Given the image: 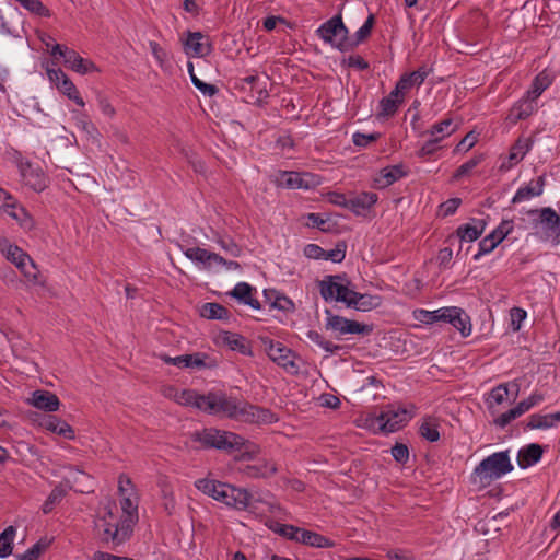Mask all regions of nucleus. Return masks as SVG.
<instances>
[{
    "label": "nucleus",
    "mask_w": 560,
    "mask_h": 560,
    "mask_svg": "<svg viewBox=\"0 0 560 560\" xmlns=\"http://www.w3.org/2000/svg\"><path fill=\"white\" fill-rule=\"evenodd\" d=\"M401 103L402 98L383 97L380 102L381 112L378 113V117L393 116Z\"/></svg>",
    "instance_id": "obj_47"
},
{
    "label": "nucleus",
    "mask_w": 560,
    "mask_h": 560,
    "mask_svg": "<svg viewBox=\"0 0 560 560\" xmlns=\"http://www.w3.org/2000/svg\"><path fill=\"white\" fill-rule=\"evenodd\" d=\"M412 415L406 408L389 407L387 410L381 412L377 418L380 429L384 432H395L405 425Z\"/></svg>",
    "instance_id": "obj_10"
},
{
    "label": "nucleus",
    "mask_w": 560,
    "mask_h": 560,
    "mask_svg": "<svg viewBox=\"0 0 560 560\" xmlns=\"http://www.w3.org/2000/svg\"><path fill=\"white\" fill-rule=\"evenodd\" d=\"M430 72L431 69L423 66L413 72L402 74L398 80L400 82L399 89L409 91L415 85H421Z\"/></svg>",
    "instance_id": "obj_31"
},
{
    "label": "nucleus",
    "mask_w": 560,
    "mask_h": 560,
    "mask_svg": "<svg viewBox=\"0 0 560 560\" xmlns=\"http://www.w3.org/2000/svg\"><path fill=\"white\" fill-rule=\"evenodd\" d=\"M306 337L310 341L317 345L328 353H336L341 349V346L335 345L331 341L326 340L318 331L308 330Z\"/></svg>",
    "instance_id": "obj_42"
},
{
    "label": "nucleus",
    "mask_w": 560,
    "mask_h": 560,
    "mask_svg": "<svg viewBox=\"0 0 560 560\" xmlns=\"http://www.w3.org/2000/svg\"><path fill=\"white\" fill-rule=\"evenodd\" d=\"M475 224H463L456 229V235L450 236L448 241L453 238H458L460 242H474L479 238V236L483 233L486 228V222L483 220H472Z\"/></svg>",
    "instance_id": "obj_20"
},
{
    "label": "nucleus",
    "mask_w": 560,
    "mask_h": 560,
    "mask_svg": "<svg viewBox=\"0 0 560 560\" xmlns=\"http://www.w3.org/2000/svg\"><path fill=\"white\" fill-rule=\"evenodd\" d=\"M223 341L225 345L229 346L231 350H237L242 354L249 353V348L246 345V339L238 334L224 332Z\"/></svg>",
    "instance_id": "obj_40"
},
{
    "label": "nucleus",
    "mask_w": 560,
    "mask_h": 560,
    "mask_svg": "<svg viewBox=\"0 0 560 560\" xmlns=\"http://www.w3.org/2000/svg\"><path fill=\"white\" fill-rule=\"evenodd\" d=\"M15 532L14 526H8L0 534V558H7L12 553Z\"/></svg>",
    "instance_id": "obj_39"
},
{
    "label": "nucleus",
    "mask_w": 560,
    "mask_h": 560,
    "mask_svg": "<svg viewBox=\"0 0 560 560\" xmlns=\"http://www.w3.org/2000/svg\"><path fill=\"white\" fill-rule=\"evenodd\" d=\"M544 454V447L537 443H530L518 451L517 465L526 469L537 464Z\"/></svg>",
    "instance_id": "obj_19"
},
{
    "label": "nucleus",
    "mask_w": 560,
    "mask_h": 560,
    "mask_svg": "<svg viewBox=\"0 0 560 560\" xmlns=\"http://www.w3.org/2000/svg\"><path fill=\"white\" fill-rule=\"evenodd\" d=\"M477 140H478V135L475 133L474 131H470L460 140V142L457 144L455 150L458 152L459 151L466 152L475 145Z\"/></svg>",
    "instance_id": "obj_63"
},
{
    "label": "nucleus",
    "mask_w": 560,
    "mask_h": 560,
    "mask_svg": "<svg viewBox=\"0 0 560 560\" xmlns=\"http://www.w3.org/2000/svg\"><path fill=\"white\" fill-rule=\"evenodd\" d=\"M177 401L184 406H191L202 411L205 395L192 389H184L177 396Z\"/></svg>",
    "instance_id": "obj_38"
},
{
    "label": "nucleus",
    "mask_w": 560,
    "mask_h": 560,
    "mask_svg": "<svg viewBox=\"0 0 560 560\" xmlns=\"http://www.w3.org/2000/svg\"><path fill=\"white\" fill-rule=\"evenodd\" d=\"M374 22V15L370 14L364 24L355 32L354 39H349L350 49L364 42L371 35Z\"/></svg>",
    "instance_id": "obj_41"
},
{
    "label": "nucleus",
    "mask_w": 560,
    "mask_h": 560,
    "mask_svg": "<svg viewBox=\"0 0 560 560\" xmlns=\"http://www.w3.org/2000/svg\"><path fill=\"white\" fill-rule=\"evenodd\" d=\"M482 160V156H475L469 161L462 164L454 173L453 178L459 179L460 177L467 175L472 168H475Z\"/></svg>",
    "instance_id": "obj_54"
},
{
    "label": "nucleus",
    "mask_w": 560,
    "mask_h": 560,
    "mask_svg": "<svg viewBox=\"0 0 560 560\" xmlns=\"http://www.w3.org/2000/svg\"><path fill=\"white\" fill-rule=\"evenodd\" d=\"M21 4L30 12L39 16H49V9L43 2H21Z\"/></svg>",
    "instance_id": "obj_61"
},
{
    "label": "nucleus",
    "mask_w": 560,
    "mask_h": 560,
    "mask_svg": "<svg viewBox=\"0 0 560 560\" xmlns=\"http://www.w3.org/2000/svg\"><path fill=\"white\" fill-rule=\"evenodd\" d=\"M442 138L435 137L433 139L428 140L421 149L418 151L419 156L431 155L436 152L438 143Z\"/></svg>",
    "instance_id": "obj_64"
},
{
    "label": "nucleus",
    "mask_w": 560,
    "mask_h": 560,
    "mask_svg": "<svg viewBox=\"0 0 560 560\" xmlns=\"http://www.w3.org/2000/svg\"><path fill=\"white\" fill-rule=\"evenodd\" d=\"M261 342L268 357L273 362L291 374L299 373L300 366L295 362L296 354L291 349L283 346L281 342H275L268 337L261 338Z\"/></svg>",
    "instance_id": "obj_6"
},
{
    "label": "nucleus",
    "mask_w": 560,
    "mask_h": 560,
    "mask_svg": "<svg viewBox=\"0 0 560 560\" xmlns=\"http://www.w3.org/2000/svg\"><path fill=\"white\" fill-rule=\"evenodd\" d=\"M243 471L250 478H268L277 472V465L273 462L265 460L255 465H247Z\"/></svg>",
    "instance_id": "obj_30"
},
{
    "label": "nucleus",
    "mask_w": 560,
    "mask_h": 560,
    "mask_svg": "<svg viewBox=\"0 0 560 560\" xmlns=\"http://www.w3.org/2000/svg\"><path fill=\"white\" fill-rule=\"evenodd\" d=\"M528 215H538L532 221V226L535 230L542 232L541 240L548 241L555 237L556 211L550 207L541 209H533L527 212Z\"/></svg>",
    "instance_id": "obj_11"
},
{
    "label": "nucleus",
    "mask_w": 560,
    "mask_h": 560,
    "mask_svg": "<svg viewBox=\"0 0 560 560\" xmlns=\"http://www.w3.org/2000/svg\"><path fill=\"white\" fill-rule=\"evenodd\" d=\"M456 313H451V316L447 317V322L453 325L464 337H467L471 332V324L469 316L465 313L464 310L452 306Z\"/></svg>",
    "instance_id": "obj_29"
},
{
    "label": "nucleus",
    "mask_w": 560,
    "mask_h": 560,
    "mask_svg": "<svg viewBox=\"0 0 560 560\" xmlns=\"http://www.w3.org/2000/svg\"><path fill=\"white\" fill-rule=\"evenodd\" d=\"M192 441L199 442L205 448H215L228 453L245 450L242 457L252 458L256 445L246 441L243 436L217 428H205L191 435Z\"/></svg>",
    "instance_id": "obj_2"
},
{
    "label": "nucleus",
    "mask_w": 560,
    "mask_h": 560,
    "mask_svg": "<svg viewBox=\"0 0 560 560\" xmlns=\"http://www.w3.org/2000/svg\"><path fill=\"white\" fill-rule=\"evenodd\" d=\"M377 201V195L374 192H361L349 198L348 209L360 215L369 210Z\"/></svg>",
    "instance_id": "obj_24"
},
{
    "label": "nucleus",
    "mask_w": 560,
    "mask_h": 560,
    "mask_svg": "<svg viewBox=\"0 0 560 560\" xmlns=\"http://www.w3.org/2000/svg\"><path fill=\"white\" fill-rule=\"evenodd\" d=\"M4 13L0 14V31H4L7 33H13V28L11 24L20 25L22 22L20 20V14L18 12V8L13 7L10 2L4 8Z\"/></svg>",
    "instance_id": "obj_34"
},
{
    "label": "nucleus",
    "mask_w": 560,
    "mask_h": 560,
    "mask_svg": "<svg viewBox=\"0 0 560 560\" xmlns=\"http://www.w3.org/2000/svg\"><path fill=\"white\" fill-rule=\"evenodd\" d=\"M228 491L229 499L225 502L226 505L233 506L237 510H246L249 506L252 495L247 490L229 485Z\"/></svg>",
    "instance_id": "obj_28"
},
{
    "label": "nucleus",
    "mask_w": 560,
    "mask_h": 560,
    "mask_svg": "<svg viewBox=\"0 0 560 560\" xmlns=\"http://www.w3.org/2000/svg\"><path fill=\"white\" fill-rule=\"evenodd\" d=\"M202 411L210 416L225 417L248 423H272L275 415L265 408L240 401L222 392L205 394Z\"/></svg>",
    "instance_id": "obj_1"
},
{
    "label": "nucleus",
    "mask_w": 560,
    "mask_h": 560,
    "mask_svg": "<svg viewBox=\"0 0 560 560\" xmlns=\"http://www.w3.org/2000/svg\"><path fill=\"white\" fill-rule=\"evenodd\" d=\"M40 425L52 433L61 435L68 440L74 439L73 429L62 419L56 416H45L40 421Z\"/></svg>",
    "instance_id": "obj_21"
},
{
    "label": "nucleus",
    "mask_w": 560,
    "mask_h": 560,
    "mask_svg": "<svg viewBox=\"0 0 560 560\" xmlns=\"http://www.w3.org/2000/svg\"><path fill=\"white\" fill-rule=\"evenodd\" d=\"M552 83V77L544 70L533 80L530 89L527 91V97L536 101L541 93Z\"/></svg>",
    "instance_id": "obj_32"
},
{
    "label": "nucleus",
    "mask_w": 560,
    "mask_h": 560,
    "mask_svg": "<svg viewBox=\"0 0 560 560\" xmlns=\"http://www.w3.org/2000/svg\"><path fill=\"white\" fill-rule=\"evenodd\" d=\"M509 396L506 384H500L490 392V398L498 405L502 404Z\"/></svg>",
    "instance_id": "obj_59"
},
{
    "label": "nucleus",
    "mask_w": 560,
    "mask_h": 560,
    "mask_svg": "<svg viewBox=\"0 0 560 560\" xmlns=\"http://www.w3.org/2000/svg\"><path fill=\"white\" fill-rule=\"evenodd\" d=\"M512 470L513 465L510 459L509 451H502L493 453L482 459L474 469V475L478 477L480 481L490 482L501 478Z\"/></svg>",
    "instance_id": "obj_4"
},
{
    "label": "nucleus",
    "mask_w": 560,
    "mask_h": 560,
    "mask_svg": "<svg viewBox=\"0 0 560 560\" xmlns=\"http://www.w3.org/2000/svg\"><path fill=\"white\" fill-rule=\"evenodd\" d=\"M185 256L195 261L206 264L209 260V252L200 247H191L185 250Z\"/></svg>",
    "instance_id": "obj_55"
},
{
    "label": "nucleus",
    "mask_w": 560,
    "mask_h": 560,
    "mask_svg": "<svg viewBox=\"0 0 560 560\" xmlns=\"http://www.w3.org/2000/svg\"><path fill=\"white\" fill-rule=\"evenodd\" d=\"M264 295H275V300L271 302V308H277L287 313H293L295 311L293 301L277 290H265Z\"/></svg>",
    "instance_id": "obj_37"
},
{
    "label": "nucleus",
    "mask_w": 560,
    "mask_h": 560,
    "mask_svg": "<svg viewBox=\"0 0 560 560\" xmlns=\"http://www.w3.org/2000/svg\"><path fill=\"white\" fill-rule=\"evenodd\" d=\"M532 144L533 142L529 138H518L512 145L509 154V161L511 162V165L522 161L526 153L530 150Z\"/></svg>",
    "instance_id": "obj_35"
},
{
    "label": "nucleus",
    "mask_w": 560,
    "mask_h": 560,
    "mask_svg": "<svg viewBox=\"0 0 560 560\" xmlns=\"http://www.w3.org/2000/svg\"><path fill=\"white\" fill-rule=\"evenodd\" d=\"M545 184V175L539 176L535 184L530 182L528 186L520 188L514 195L512 202L517 203L530 197L540 196L544 191Z\"/></svg>",
    "instance_id": "obj_27"
},
{
    "label": "nucleus",
    "mask_w": 560,
    "mask_h": 560,
    "mask_svg": "<svg viewBox=\"0 0 560 560\" xmlns=\"http://www.w3.org/2000/svg\"><path fill=\"white\" fill-rule=\"evenodd\" d=\"M0 252L11 262H13L19 269L24 267V264L28 261L32 269H35V264L27 253H25L18 245L11 244L7 238L0 240Z\"/></svg>",
    "instance_id": "obj_14"
},
{
    "label": "nucleus",
    "mask_w": 560,
    "mask_h": 560,
    "mask_svg": "<svg viewBox=\"0 0 560 560\" xmlns=\"http://www.w3.org/2000/svg\"><path fill=\"white\" fill-rule=\"evenodd\" d=\"M544 400V396L540 394H533L528 398L520 401L517 404V407L520 408L522 413H525L534 406L538 405L540 401Z\"/></svg>",
    "instance_id": "obj_60"
},
{
    "label": "nucleus",
    "mask_w": 560,
    "mask_h": 560,
    "mask_svg": "<svg viewBox=\"0 0 560 560\" xmlns=\"http://www.w3.org/2000/svg\"><path fill=\"white\" fill-rule=\"evenodd\" d=\"M9 215L20 222V225L26 230L32 231L35 228V221L32 215L24 209L20 208L18 211H10Z\"/></svg>",
    "instance_id": "obj_48"
},
{
    "label": "nucleus",
    "mask_w": 560,
    "mask_h": 560,
    "mask_svg": "<svg viewBox=\"0 0 560 560\" xmlns=\"http://www.w3.org/2000/svg\"><path fill=\"white\" fill-rule=\"evenodd\" d=\"M318 37L325 43L339 49L347 51L350 49L348 34L349 31L342 22L341 13L338 12L335 16L323 23L316 31Z\"/></svg>",
    "instance_id": "obj_5"
},
{
    "label": "nucleus",
    "mask_w": 560,
    "mask_h": 560,
    "mask_svg": "<svg viewBox=\"0 0 560 560\" xmlns=\"http://www.w3.org/2000/svg\"><path fill=\"white\" fill-rule=\"evenodd\" d=\"M195 486L198 490L202 491L205 494L210 495L217 501H220L225 504L226 500L229 499V485L223 483L217 480L202 478L198 479L195 482Z\"/></svg>",
    "instance_id": "obj_15"
},
{
    "label": "nucleus",
    "mask_w": 560,
    "mask_h": 560,
    "mask_svg": "<svg viewBox=\"0 0 560 560\" xmlns=\"http://www.w3.org/2000/svg\"><path fill=\"white\" fill-rule=\"evenodd\" d=\"M327 319L325 328L332 330L339 335H363L368 336L373 331L372 325L361 324L357 320L348 319L340 315L332 314L329 310H326Z\"/></svg>",
    "instance_id": "obj_7"
},
{
    "label": "nucleus",
    "mask_w": 560,
    "mask_h": 560,
    "mask_svg": "<svg viewBox=\"0 0 560 560\" xmlns=\"http://www.w3.org/2000/svg\"><path fill=\"white\" fill-rule=\"evenodd\" d=\"M534 102L535 101H532V98H528L526 95L522 101H520L511 108L508 119L512 124H516L518 120L526 119L535 110Z\"/></svg>",
    "instance_id": "obj_26"
},
{
    "label": "nucleus",
    "mask_w": 560,
    "mask_h": 560,
    "mask_svg": "<svg viewBox=\"0 0 560 560\" xmlns=\"http://www.w3.org/2000/svg\"><path fill=\"white\" fill-rule=\"evenodd\" d=\"M381 135L378 132H373L370 135L355 132L353 135V143L357 147H366L369 143L376 141L380 139Z\"/></svg>",
    "instance_id": "obj_58"
},
{
    "label": "nucleus",
    "mask_w": 560,
    "mask_h": 560,
    "mask_svg": "<svg viewBox=\"0 0 560 560\" xmlns=\"http://www.w3.org/2000/svg\"><path fill=\"white\" fill-rule=\"evenodd\" d=\"M392 455L396 462L406 464L409 459V450L405 444L396 443L392 447Z\"/></svg>",
    "instance_id": "obj_56"
},
{
    "label": "nucleus",
    "mask_w": 560,
    "mask_h": 560,
    "mask_svg": "<svg viewBox=\"0 0 560 560\" xmlns=\"http://www.w3.org/2000/svg\"><path fill=\"white\" fill-rule=\"evenodd\" d=\"M456 130V126H453L452 118L443 119L442 121L432 126L430 135L435 137L438 133H442V137L450 136Z\"/></svg>",
    "instance_id": "obj_50"
},
{
    "label": "nucleus",
    "mask_w": 560,
    "mask_h": 560,
    "mask_svg": "<svg viewBox=\"0 0 560 560\" xmlns=\"http://www.w3.org/2000/svg\"><path fill=\"white\" fill-rule=\"evenodd\" d=\"M451 313H456L454 308L451 307H442L436 311H420V316L418 317L422 323L433 324L436 322H447V317L451 316Z\"/></svg>",
    "instance_id": "obj_36"
},
{
    "label": "nucleus",
    "mask_w": 560,
    "mask_h": 560,
    "mask_svg": "<svg viewBox=\"0 0 560 560\" xmlns=\"http://www.w3.org/2000/svg\"><path fill=\"white\" fill-rule=\"evenodd\" d=\"M200 315L207 319L229 320L231 313L219 303H205L200 308Z\"/></svg>",
    "instance_id": "obj_33"
},
{
    "label": "nucleus",
    "mask_w": 560,
    "mask_h": 560,
    "mask_svg": "<svg viewBox=\"0 0 560 560\" xmlns=\"http://www.w3.org/2000/svg\"><path fill=\"white\" fill-rule=\"evenodd\" d=\"M66 493H67V491L62 486H56L51 490V492L48 495V498L46 499V501L44 502L43 508H42L43 512L45 514L50 513L54 510L55 505L61 502V500L65 498Z\"/></svg>",
    "instance_id": "obj_44"
},
{
    "label": "nucleus",
    "mask_w": 560,
    "mask_h": 560,
    "mask_svg": "<svg viewBox=\"0 0 560 560\" xmlns=\"http://www.w3.org/2000/svg\"><path fill=\"white\" fill-rule=\"evenodd\" d=\"M218 244L226 255L238 257L242 253L241 247L231 237H219Z\"/></svg>",
    "instance_id": "obj_51"
},
{
    "label": "nucleus",
    "mask_w": 560,
    "mask_h": 560,
    "mask_svg": "<svg viewBox=\"0 0 560 560\" xmlns=\"http://www.w3.org/2000/svg\"><path fill=\"white\" fill-rule=\"evenodd\" d=\"M50 55L56 60L62 58L67 67L81 74L96 70L94 62L83 59L74 49L67 46L55 44Z\"/></svg>",
    "instance_id": "obj_8"
},
{
    "label": "nucleus",
    "mask_w": 560,
    "mask_h": 560,
    "mask_svg": "<svg viewBox=\"0 0 560 560\" xmlns=\"http://www.w3.org/2000/svg\"><path fill=\"white\" fill-rule=\"evenodd\" d=\"M462 199L460 198H451L443 202L440 208L442 211L443 217L452 215L456 212L457 208L460 206Z\"/></svg>",
    "instance_id": "obj_62"
},
{
    "label": "nucleus",
    "mask_w": 560,
    "mask_h": 560,
    "mask_svg": "<svg viewBox=\"0 0 560 560\" xmlns=\"http://www.w3.org/2000/svg\"><path fill=\"white\" fill-rule=\"evenodd\" d=\"M161 359L167 363L173 364L178 368H196L203 369L207 368L206 359L207 354L201 352H196L192 354H183L175 358L168 357L166 354L161 355Z\"/></svg>",
    "instance_id": "obj_17"
},
{
    "label": "nucleus",
    "mask_w": 560,
    "mask_h": 560,
    "mask_svg": "<svg viewBox=\"0 0 560 560\" xmlns=\"http://www.w3.org/2000/svg\"><path fill=\"white\" fill-rule=\"evenodd\" d=\"M347 244L345 241H340L336 244L335 248L330 250H324L323 260H330L332 262H341L346 257Z\"/></svg>",
    "instance_id": "obj_49"
},
{
    "label": "nucleus",
    "mask_w": 560,
    "mask_h": 560,
    "mask_svg": "<svg viewBox=\"0 0 560 560\" xmlns=\"http://www.w3.org/2000/svg\"><path fill=\"white\" fill-rule=\"evenodd\" d=\"M419 433L422 438L428 440L429 442H436L440 440V432L438 430V424L431 418L425 419L420 425Z\"/></svg>",
    "instance_id": "obj_45"
},
{
    "label": "nucleus",
    "mask_w": 560,
    "mask_h": 560,
    "mask_svg": "<svg viewBox=\"0 0 560 560\" xmlns=\"http://www.w3.org/2000/svg\"><path fill=\"white\" fill-rule=\"evenodd\" d=\"M407 174L408 172L405 170L402 164H396L382 168L378 175L374 178V182L377 188H386Z\"/></svg>",
    "instance_id": "obj_18"
},
{
    "label": "nucleus",
    "mask_w": 560,
    "mask_h": 560,
    "mask_svg": "<svg viewBox=\"0 0 560 560\" xmlns=\"http://www.w3.org/2000/svg\"><path fill=\"white\" fill-rule=\"evenodd\" d=\"M270 528L280 536L296 542L301 527L291 524L276 523L273 526H270Z\"/></svg>",
    "instance_id": "obj_46"
},
{
    "label": "nucleus",
    "mask_w": 560,
    "mask_h": 560,
    "mask_svg": "<svg viewBox=\"0 0 560 560\" xmlns=\"http://www.w3.org/2000/svg\"><path fill=\"white\" fill-rule=\"evenodd\" d=\"M558 422H560V411L549 415L534 413L529 417L526 428L529 430H546L555 427Z\"/></svg>",
    "instance_id": "obj_25"
},
{
    "label": "nucleus",
    "mask_w": 560,
    "mask_h": 560,
    "mask_svg": "<svg viewBox=\"0 0 560 560\" xmlns=\"http://www.w3.org/2000/svg\"><path fill=\"white\" fill-rule=\"evenodd\" d=\"M498 246V242L493 240V235H487L479 243V250L475 254L474 259L478 260L482 255L491 253Z\"/></svg>",
    "instance_id": "obj_52"
},
{
    "label": "nucleus",
    "mask_w": 560,
    "mask_h": 560,
    "mask_svg": "<svg viewBox=\"0 0 560 560\" xmlns=\"http://www.w3.org/2000/svg\"><path fill=\"white\" fill-rule=\"evenodd\" d=\"M184 50L188 57L201 58L212 51V45L201 32L188 31L187 38L184 42Z\"/></svg>",
    "instance_id": "obj_12"
},
{
    "label": "nucleus",
    "mask_w": 560,
    "mask_h": 560,
    "mask_svg": "<svg viewBox=\"0 0 560 560\" xmlns=\"http://www.w3.org/2000/svg\"><path fill=\"white\" fill-rule=\"evenodd\" d=\"M19 170L24 184L35 191H43L48 178L40 167H34L30 162H20Z\"/></svg>",
    "instance_id": "obj_13"
},
{
    "label": "nucleus",
    "mask_w": 560,
    "mask_h": 560,
    "mask_svg": "<svg viewBox=\"0 0 560 560\" xmlns=\"http://www.w3.org/2000/svg\"><path fill=\"white\" fill-rule=\"evenodd\" d=\"M299 539H296V542L315 547V548H331L335 546V542L330 540L329 538L312 532L304 528H300L299 533Z\"/></svg>",
    "instance_id": "obj_23"
},
{
    "label": "nucleus",
    "mask_w": 560,
    "mask_h": 560,
    "mask_svg": "<svg viewBox=\"0 0 560 560\" xmlns=\"http://www.w3.org/2000/svg\"><path fill=\"white\" fill-rule=\"evenodd\" d=\"M192 84L205 95L213 96L219 92V89L213 85L201 81L197 75H192Z\"/></svg>",
    "instance_id": "obj_57"
},
{
    "label": "nucleus",
    "mask_w": 560,
    "mask_h": 560,
    "mask_svg": "<svg viewBox=\"0 0 560 560\" xmlns=\"http://www.w3.org/2000/svg\"><path fill=\"white\" fill-rule=\"evenodd\" d=\"M253 291H255V289L250 284L246 282H240L229 294L237 301L249 305L254 310H260L261 304L257 299L253 296Z\"/></svg>",
    "instance_id": "obj_22"
},
{
    "label": "nucleus",
    "mask_w": 560,
    "mask_h": 560,
    "mask_svg": "<svg viewBox=\"0 0 560 560\" xmlns=\"http://www.w3.org/2000/svg\"><path fill=\"white\" fill-rule=\"evenodd\" d=\"M28 402L35 408L46 412L57 411L60 407V400L58 396L44 389L33 392Z\"/></svg>",
    "instance_id": "obj_16"
},
{
    "label": "nucleus",
    "mask_w": 560,
    "mask_h": 560,
    "mask_svg": "<svg viewBox=\"0 0 560 560\" xmlns=\"http://www.w3.org/2000/svg\"><path fill=\"white\" fill-rule=\"evenodd\" d=\"M328 278L322 288V298L325 301H337L359 312H369L382 305V296L360 293L347 285H337Z\"/></svg>",
    "instance_id": "obj_3"
},
{
    "label": "nucleus",
    "mask_w": 560,
    "mask_h": 560,
    "mask_svg": "<svg viewBox=\"0 0 560 560\" xmlns=\"http://www.w3.org/2000/svg\"><path fill=\"white\" fill-rule=\"evenodd\" d=\"M513 222L502 221V223L493 230L489 235H493V240L498 242V245L512 232Z\"/></svg>",
    "instance_id": "obj_53"
},
{
    "label": "nucleus",
    "mask_w": 560,
    "mask_h": 560,
    "mask_svg": "<svg viewBox=\"0 0 560 560\" xmlns=\"http://www.w3.org/2000/svg\"><path fill=\"white\" fill-rule=\"evenodd\" d=\"M58 90L61 91L65 95H67L71 101H73L79 106L83 107L85 105L75 85L68 77L65 78L60 84H58Z\"/></svg>",
    "instance_id": "obj_43"
},
{
    "label": "nucleus",
    "mask_w": 560,
    "mask_h": 560,
    "mask_svg": "<svg viewBox=\"0 0 560 560\" xmlns=\"http://www.w3.org/2000/svg\"><path fill=\"white\" fill-rule=\"evenodd\" d=\"M276 183L280 187L296 189L304 188L310 189L320 184V178L317 175L311 173H299V172H280L276 177Z\"/></svg>",
    "instance_id": "obj_9"
}]
</instances>
